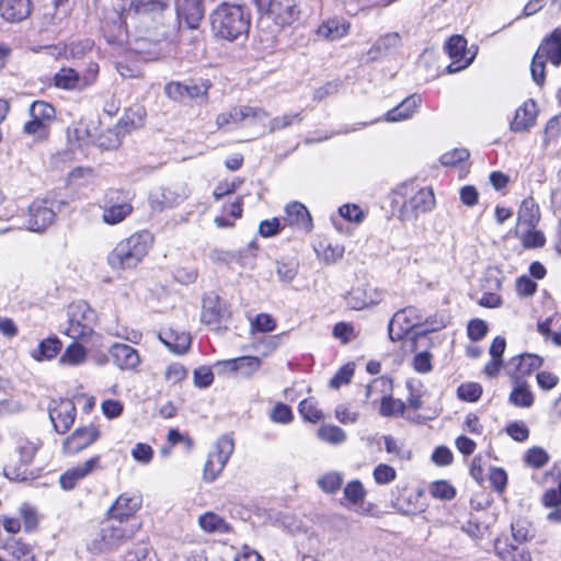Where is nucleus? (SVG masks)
I'll use <instances>...</instances> for the list:
<instances>
[{"instance_id": "0eeeda50", "label": "nucleus", "mask_w": 561, "mask_h": 561, "mask_svg": "<svg viewBox=\"0 0 561 561\" xmlns=\"http://www.w3.org/2000/svg\"><path fill=\"white\" fill-rule=\"evenodd\" d=\"M100 208L102 209V220L108 226L123 222L134 210L129 193L119 190H110Z\"/></svg>"}, {"instance_id": "5701e85b", "label": "nucleus", "mask_w": 561, "mask_h": 561, "mask_svg": "<svg viewBox=\"0 0 561 561\" xmlns=\"http://www.w3.org/2000/svg\"><path fill=\"white\" fill-rule=\"evenodd\" d=\"M100 456H94L83 463L67 470L60 476V486L66 491L72 490L80 480L100 468Z\"/></svg>"}, {"instance_id": "f704fd0d", "label": "nucleus", "mask_w": 561, "mask_h": 561, "mask_svg": "<svg viewBox=\"0 0 561 561\" xmlns=\"http://www.w3.org/2000/svg\"><path fill=\"white\" fill-rule=\"evenodd\" d=\"M494 550L502 561H531L527 550L512 546L506 540L496 539Z\"/></svg>"}, {"instance_id": "423d86ee", "label": "nucleus", "mask_w": 561, "mask_h": 561, "mask_svg": "<svg viewBox=\"0 0 561 561\" xmlns=\"http://www.w3.org/2000/svg\"><path fill=\"white\" fill-rule=\"evenodd\" d=\"M426 324L427 330L434 331L439 328L434 327L430 323L428 319H425L423 312L414 307L409 306L398 310L391 318L388 324V334L391 341L402 340L413 328L421 324ZM444 324H440L443 327Z\"/></svg>"}, {"instance_id": "864d4df0", "label": "nucleus", "mask_w": 561, "mask_h": 561, "mask_svg": "<svg viewBox=\"0 0 561 561\" xmlns=\"http://www.w3.org/2000/svg\"><path fill=\"white\" fill-rule=\"evenodd\" d=\"M7 550L15 561H33L34 553L31 546L20 541L12 540L8 542Z\"/></svg>"}, {"instance_id": "338daca9", "label": "nucleus", "mask_w": 561, "mask_h": 561, "mask_svg": "<svg viewBox=\"0 0 561 561\" xmlns=\"http://www.w3.org/2000/svg\"><path fill=\"white\" fill-rule=\"evenodd\" d=\"M276 328V320L268 313H259L251 321L252 331L267 333L274 331Z\"/></svg>"}, {"instance_id": "4d7b16f0", "label": "nucleus", "mask_w": 561, "mask_h": 561, "mask_svg": "<svg viewBox=\"0 0 561 561\" xmlns=\"http://www.w3.org/2000/svg\"><path fill=\"white\" fill-rule=\"evenodd\" d=\"M524 460L529 467L539 469L549 461V455L541 447H531L526 451Z\"/></svg>"}, {"instance_id": "1a4fd4ad", "label": "nucleus", "mask_w": 561, "mask_h": 561, "mask_svg": "<svg viewBox=\"0 0 561 561\" xmlns=\"http://www.w3.org/2000/svg\"><path fill=\"white\" fill-rule=\"evenodd\" d=\"M140 527L139 520L125 523L122 519L110 517L107 523L101 529L102 546L100 550H111L119 545L126 538H130Z\"/></svg>"}, {"instance_id": "c85d7f7f", "label": "nucleus", "mask_w": 561, "mask_h": 561, "mask_svg": "<svg viewBox=\"0 0 561 561\" xmlns=\"http://www.w3.org/2000/svg\"><path fill=\"white\" fill-rule=\"evenodd\" d=\"M421 101V96L417 94L405 98L400 104L385 114V121L388 123H397L409 119L416 112Z\"/></svg>"}, {"instance_id": "774afa93", "label": "nucleus", "mask_w": 561, "mask_h": 561, "mask_svg": "<svg viewBox=\"0 0 561 561\" xmlns=\"http://www.w3.org/2000/svg\"><path fill=\"white\" fill-rule=\"evenodd\" d=\"M373 477L377 484L383 485L391 483L396 479L397 472L391 466L379 463L374 469Z\"/></svg>"}, {"instance_id": "603ef678", "label": "nucleus", "mask_w": 561, "mask_h": 561, "mask_svg": "<svg viewBox=\"0 0 561 561\" xmlns=\"http://www.w3.org/2000/svg\"><path fill=\"white\" fill-rule=\"evenodd\" d=\"M561 136V113L551 117L543 130L542 147L547 148L551 142H556Z\"/></svg>"}, {"instance_id": "f03ea898", "label": "nucleus", "mask_w": 561, "mask_h": 561, "mask_svg": "<svg viewBox=\"0 0 561 561\" xmlns=\"http://www.w3.org/2000/svg\"><path fill=\"white\" fill-rule=\"evenodd\" d=\"M134 13L147 32L157 39H174L179 33V26L170 23V0H131L128 9Z\"/></svg>"}, {"instance_id": "69168bd1", "label": "nucleus", "mask_w": 561, "mask_h": 561, "mask_svg": "<svg viewBox=\"0 0 561 561\" xmlns=\"http://www.w3.org/2000/svg\"><path fill=\"white\" fill-rule=\"evenodd\" d=\"M458 397L468 402H476L482 394V387L476 382L462 383L457 390Z\"/></svg>"}, {"instance_id": "4be33fe9", "label": "nucleus", "mask_w": 561, "mask_h": 561, "mask_svg": "<svg viewBox=\"0 0 561 561\" xmlns=\"http://www.w3.org/2000/svg\"><path fill=\"white\" fill-rule=\"evenodd\" d=\"M99 435V430L92 424L79 427L64 442V450L77 454L93 444Z\"/></svg>"}, {"instance_id": "052dcab7", "label": "nucleus", "mask_w": 561, "mask_h": 561, "mask_svg": "<svg viewBox=\"0 0 561 561\" xmlns=\"http://www.w3.org/2000/svg\"><path fill=\"white\" fill-rule=\"evenodd\" d=\"M430 493L438 500H451L456 495L455 488L447 481H435L430 486Z\"/></svg>"}, {"instance_id": "ea45409f", "label": "nucleus", "mask_w": 561, "mask_h": 561, "mask_svg": "<svg viewBox=\"0 0 561 561\" xmlns=\"http://www.w3.org/2000/svg\"><path fill=\"white\" fill-rule=\"evenodd\" d=\"M75 340L69 344L59 358V364L67 366H79L87 359L85 348Z\"/></svg>"}, {"instance_id": "13d9d810", "label": "nucleus", "mask_w": 561, "mask_h": 561, "mask_svg": "<svg viewBox=\"0 0 561 561\" xmlns=\"http://www.w3.org/2000/svg\"><path fill=\"white\" fill-rule=\"evenodd\" d=\"M210 84L208 82L186 84V91H184V101H199L206 102L208 98V90Z\"/></svg>"}, {"instance_id": "680f3d73", "label": "nucleus", "mask_w": 561, "mask_h": 561, "mask_svg": "<svg viewBox=\"0 0 561 561\" xmlns=\"http://www.w3.org/2000/svg\"><path fill=\"white\" fill-rule=\"evenodd\" d=\"M298 410L301 416L311 423L319 422L323 416L312 399H304L299 403Z\"/></svg>"}, {"instance_id": "09e8293b", "label": "nucleus", "mask_w": 561, "mask_h": 561, "mask_svg": "<svg viewBox=\"0 0 561 561\" xmlns=\"http://www.w3.org/2000/svg\"><path fill=\"white\" fill-rule=\"evenodd\" d=\"M318 437L331 445H340L345 442V432L336 425H322L318 430Z\"/></svg>"}, {"instance_id": "f8f14e48", "label": "nucleus", "mask_w": 561, "mask_h": 561, "mask_svg": "<svg viewBox=\"0 0 561 561\" xmlns=\"http://www.w3.org/2000/svg\"><path fill=\"white\" fill-rule=\"evenodd\" d=\"M445 50L451 58L446 67L448 73H456L466 69L474 59L477 49H467V39L461 35H453L445 44Z\"/></svg>"}, {"instance_id": "a18cd8bd", "label": "nucleus", "mask_w": 561, "mask_h": 561, "mask_svg": "<svg viewBox=\"0 0 561 561\" xmlns=\"http://www.w3.org/2000/svg\"><path fill=\"white\" fill-rule=\"evenodd\" d=\"M30 116L49 125L55 119L56 111L45 101H34L30 106Z\"/></svg>"}, {"instance_id": "6ab92c4d", "label": "nucleus", "mask_w": 561, "mask_h": 561, "mask_svg": "<svg viewBox=\"0 0 561 561\" xmlns=\"http://www.w3.org/2000/svg\"><path fill=\"white\" fill-rule=\"evenodd\" d=\"M55 215L51 208L44 199L34 201L28 207L27 229L39 232L46 229L55 221Z\"/></svg>"}, {"instance_id": "4c0bfd02", "label": "nucleus", "mask_w": 561, "mask_h": 561, "mask_svg": "<svg viewBox=\"0 0 561 561\" xmlns=\"http://www.w3.org/2000/svg\"><path fill=\"white\" fill-rule=\"evenodd\" d=\"M343 494L344 500L346 501L344 506L353 510L355 506H358L364 502L366 490L359 480H353L344 486Z\"/></svg>"}, {"instance_id": "f3484780", "label": "nucleus", "mask_w": 561, "mask_h": 561, "mask_svg": "<svg viewBox=\"0 0 561 561\" xmlns=\"http://www.w3.org/2000/svg\"><path fill=\"white\" fill-rule=\"evenodd\" d=\"M383 298V291L365 285L352 288L345 296L346 305L353 310H362L379 304Z\"/></svg>"}, {"instance_id": "39448f33", "label": "nucleus", "mask_w": 561, "mask_h": 561, "mask_svg": "<svg viewBox=\"0 0 561 561\" xmlns=\"http://www.w3.org/2000/svg\"><path fill=\"white\" fill-rule=\"evenodd\" d=\"M67 313L68 325L62 331L64 334L73 340H81L93 333L96 316L85 301L79 300L70 304Z\"/></svg>"}, {"instance_id": "aec40b11", "label": "nucleus", "mask_w": 561, "mask_h": 561, "mask_svg": "<svg viewBox=\"0 0 561 561\" xmlns=\"http://www.w3.org/2000/svg\"><path fill=\"white\" fill-rule=\"evenodd\" d=\"M284 225L301 230L306 233L312 230L313 224L308 208L299 203L291 202L285 207Z\"/></svg>"}, {"instance_id": "bb28decb", "label": "nucleus", "mask_w": 561, "mask_h": 561, "mask_svg": "<svg viewBox=\"0 0 561 561\" xmlns=\"http://www.w3.org/2000/svg\"><path fill=\"white\" fill-rule=\"evenodd\" d=\"M545 60H550L554 66L561 64V30L556 28L546 37L536 51Z\"/></svg>"}, {"instance_id": "a878e982", "label": "nucleus", "mask_w": 561, "mask_h": 561, "mask_svg": "<svg viewBox=\"0 0 561 561\" xmlns=\"http://www.w3.org/2000/svg\"><path fill=\"white\" fill-rule=\"evenodd\" d=\"M537 114L534 100L524 102L516 108L514 118L510 124V129L514 133L527 131L536 124Z\"/></svg>"}, {"instance_id": "7c9ffc66", "label": "nucleus", "mask_w": 561, "mask_h": 561, "mask_svg": "<svg viewBox=\"0 0 561 561\" xmlns=\"http://www.w3.org/2000/svg\"><path fill=\"white\" fill-rule=\"evenodd\" d=\"M42 440L38 437L18 436L15 438V451L19 454L20 462L23 466H28L39 448Z\"/></svg>"}, {"instance_id": "a19ab883", "label": "nucleus", "mask_w": 561, "mask_h": 561, "mask_svg": "<svg viewBox=\"0 0 561 561\" xmlns=\"http://www.w3.org/2000/svg\"><path fill=\"white\" fill-rule=\"evenodd\" d=\"M55 87L64 90L81 88V78L72 68H61L54 76Z\"/></svg>"}, {"instance_id": "412c9836", "label": "nucleus", "mask_w": 561, "mask_h": 561, "mask_svg": "<svg viewBox=\"0 0 561 561\" xmlns=\"http://www.w3.org/2000/svg\"><path fill=\"white\" fill-rule=\"evenodd\" d=\"M262 362L256 356H241L237 358L219 360L215 364V368H222L230 373H239L240 376L250 378L261 367Z\"/></svg>"}, {"instance_id": "c03bdc74", "label": "nucleus", "mask_w": 561, "mask_h": 561, "mask_svg": "<svg viewBox=\"0 0 561 561\" xmlns=\"http://www.w3.org/2000/svg\"><path fill=\"white\" fill-rule=\"evenodd\" d=\"M124 561H159L157 553L146 542H139L129 549Z\"/></svg>"}, {"instance_id": "4468645a", "label": "nucleus", "mask_w": 561, "mask_h": 561, "mask_svg": "<svg viewBox=\"0 0 561 561\" xmlns=\"http://www.w3.org/2000/svg\"><path fill=\"white\" fill-rule=\"evenodd\" d=\"M175 8L176 20L170 18V23H175L179 26V31L182 24L191 30L198 28L205 14L202 0H176Z\"/></svg>"}, {"instance_id": "58836bf2", "label": "nucleus", "mask_w": 561, "mask_h": 561, "mask_svg": "<svg viewBox=\"0 0 561 561\" xmlns=\"http://www.w3.org/2000/svg\"><path fill=\"white\" fill-rule=\"evenodd\" d=\"M510 402L519 408H529L533 405L534 394L523 380L514 379V388L510 394Z\"/></svg>"}, {"instance_id": "0e129e2a", "label": "nucleus", "mask_w": 561, "mask_h": 561, "mask_svg": "<svg viewBox=\"0 0 561 561\" xmlns=\"http://www.w3.org/2000/svg\"><path fill=\"white\" fill-rule=\"evenodd\" d=\"M339 215L350 221L355 224H360L365 218V213L363 209L356 204H344L339 207Z\"/></svg>"}, {"instance_id": "5fc2aeb1", "label": "nucleus", "mask_w": 561, "mask_h": 561, "mask_svg": "<svg viewBox=\"0 0 561 561\" xmlns=\"http://www.w3.org/2000/svg\"><path fill=\"white\" fill-rule=\"evenodd\" d=\"M405 411V403L391 396H383L380 404V414L383 416L403 415Z\"/></svg>"}, {"instance_id": "6e6d98bb", "label": "nucleus", "mask_w": 561, "mask_h": 561, "mask_svg": "<svg viewBox=\"0 0 561 561\" xmlns=\"http://www.w3.org/2000/svg\"><path fill=\"white\" fill-rule=\"evenodd\" d=\"M343 477L339 472H329L318 479L319 488L325 493H335L341 489Z\"/></svg>"}, {"instance_id": "c756f323", "label": "nucleus", "mask_w": 561, "mask_h": 561, "mask_svg": "<svg viewBox=\"0 0 561 561\" xmlns=\"http://www.w3.org/2000/svg\"><path fill=\"white\" fill-rule=\"evenodd\" d=\"M542 359L534 354H524L513 357L510 362V367L514 369L510 371L514 379L522 380L526 375L531 374L535 369L539 368Z\"/></svg>"}, {"instance_id": "2f4dec72", "label": "nucleus", "mask_w": 561, "mask_h": 561, "mask_svg": "<svg viewBox=\"0 0 561 561\" xmlns=\"http://www.w3.org/2000/svg\"><path fill=\"white\" fill-rule=\"evenodd\" d=\"M61 347L62 343L57 336H49L41 341L30 355L36 362L51 360L59 354Z\"/></svg>"}, {"instance_id": "9b49d317", "label": "nucleus", "mask_w": 561, "mask_h": 561, "mask_svg": "<svg viewBox=\"0 0 561 561\" xmlns=\"http://www.w3.org/2000/svg\"><path fill=\"white\" fill-rule=\"evenodd\" d=\"M48 415L54 430L59 434H65L76 420V405L72 400L67 398L51 399L48 404Z\"/></svg>"}, {"instance_id": "6e6552de", "label": "nucleus", "mask_w": 561, "mask_h": 561, "mask_svg": "<svg viewBox=\"0 0 561 561\" xmlns=\"http://www.w3.org/2000/svg\"><path fill=\"white\" fill-rule=\"evenodd\" d=\"M234 450V443L231 436H220L215 445V449L209 453L204 465L203 478L207 482L215 481L222 472L228 460Z\"/></svg>"}, {"instance_id": "ddd939ff", "label": "nucleus", "mask_w": 561, "mask_h": 561, "mask_svg": "<svg viewBox=\"0 0 561 561\" xmlns=\"http://www.w3.org/2000/svg\"><path fill=\"white\" fill-rule=\"evenodd\" d=\"M268 116V113L262 107L233 106L228 112L220 113L217 116L216 125L218 128H224L228 125H238L247 121L251 124H257L266 121Z\"/></svg>"}, {"instance_id": "dca6fc26", "label": "nucleus", "mask_w": 561, "mask_h": 561, "mask_svg": "<svg viewBox=\"0 0 561 561\" xmlns=\"http://www.w3.org/2000/svg\"><path fill=\"white\" fill-rule=\"evenodd\" d=\"M227 316L225 304L218 295L208 294L203 298L202 321L211 330H220Z\"/></svg>"}, {"instance_id": "2eb2a0df", "label": "nucleus", "mask_w": 561, "mask_h": 561, "mask_svg": "<svg viewBox=\"0 0 561 561\" xmlns=\"http://www.w3.org/2000/svg\"><path fill=\"white\" fill-rule=\"evenodd\" d=\"M142 125L141 113L135 111H128L124 117H122L118 124L113 129H108L105 135L100 138V146L106 149L117 148L121 142L122 130H129L130 128H137Z\"/></svg>"}, {"instance_id": "e433bc0d", "label": "nucleus", "mask_w": 561, "mask_h": 561, "mask_svg": "<svg viewBox=\"0 0 561 561\" xmlns=\"http://www.w3.org/2000/svg\"><path fill=\"white\" fill-rule=\"evenodd\" d=\"M160 335V340L175 354H184L191 345V336L186 332L175 333L169 331Z\"/></svg>"}, {"instance_id": "393cba45", "label": "nucleus", "mask_w": 561, "mask_h": 561, "mask_svg": "<svg viewBox=\"0 0 561 561\" xmlns=\"http://www.w3.org/2000/svg\"><path fill=\"white\" fill-rule=\"evenodd\" d=\"M423 493L404 489L394 499L391 500L392 507L401 514L414 515L424 510L421 502Z\"/></svg>"}, {"instance_id": "bf43d9fd", "label": "nucleus", "mask_w": 561, "mask_h": 561, "mask_svg": "<svg viewBox=\"0 0 561 561\" xmlns=\"http://www.w3.org/2000/svg\"><path fill=\"white\" fill-rule=\"evenodd\" d=\"M93 180V170L91 168L78 167L68 174V182L76 186H85Z\"/></svg>"}, {"instance_id": "20e7f679", "label": "nucleus", "mask_w": 561, "mask_h": 561, "mask_svg": "<svg viewBox=\"0 0 561 561\" xmlns=\"http://www.w3.org/2000/svg\"><path fill=\"white\" fill-rule=\"evenodd\" d=\"M153 234L148 230L133 233L116 244L108 255V264L114 270L133 268L148 254L153 244Z\"/></svg>"}, {"instance_id": "9d476101", "label": "nucleus", "mask_w": 561, "mask_h": 561, "mask_svg": "<svg viewBox=\"0 0 561 561\" xmlns=\"http://www.w3.org/2000/svg\"><path fill=\"white\" fill-rule=\"evenodd\" d=\"M268 18L279 27L290 26L300 16V9L297 0H263L262 9Z\"/></svg>"}, {"instance_id": "b1692460", "label": "nucleus", "mask_w": 561, "mask_h": 561, "mask_svg": "<svg viewBox=\"0 0 561 561\" xmlns=\"http://www.w3.org/2000/svg\"><path fill=\"white\" fill-rule=\"evenodd\" d=\"M108 354L113 363L122 370H136L140 365V356L130 345L114 343L110 347Z\"/></svg>"}, {"instance_id": "3c124183", "label": "nucleus", "mask_w": 561, "mask_h": 561, "mask_svg": "<svg viewBox=\"0 0 561 561\" xmlns=\"http://www.w3.org/2000/svg\"><path fill=\"white\" fill-rule=\"evenodd\" d=\"M199 526L208 533H225L228 530V525L224 518L215 513H206L199 517Z\"/></svg>"}, {"instance_id": "a211bd4d", "label": "nucleus", "mask_w": 561, "mask_h": 561, "mask_svg": "<svg viewBox=\"0 0 561 561\" xmlns=\"http://www.w3.org/2000/svg\"><path fill=\"white\" fill-rule=\"evenodd\" d=\"M141 506V497L137 494L124 493L118 496L110 510V517L122 519L125 523L138 520L136 517L137 511Z\"/></svg>"}, {"instance_id": "8fccbe9b", "label": "nucleus", "mask_w": 561, "mask_h": 561, "mask_svg": "<svg viewBox=\"0 0 561 561\" xmlns=\"http://www.w3.org/2000/svg\"><path fill=\"white\" fill-rule=\"evenodd\" d=\"M304 117L301 112L287 113L282 116L274 117L270 121L268 131L275 133L288 128L295 124H300Z\"/></svg>"}, {"instance_id": "cd10ccee", "label": "nucleus", "mask_w": 561, "mask_h": 561, "mask_svg": "<svg viewBox=\"0 0 561 561\" xmlns=\"http://www.w3.org/2000/svg\"><path fill=\"white\" fill-rule=\"evenodd\" d=\"M31 13L30 0H1L0 14L8 22H20Z\"/></svg>"}, {"instance_id": "c9c22d12", "label": "nucleus", "mask_w": 561, "mask_h": 561, "mask_svg": "<svg viewBox=\"0 0 561 561\" xmlns=\"http://www.w3.org/2000/svg\"><path fill=\"white\" fill-rule=\"evenodd\" d=\"M350 24L345 22L344 20L340 19H330L325 22H323L318 27V35L329 39V41H336L342 38L348 33Z\"/></svg>"}, {"instance_id": "de8ad7c7", "label": "nucleus", "mask_w": 561, "mask_h": 561, "mask_svg": "<svg viewBox=\"0 0 561 561\" xmlns=\"http://www.w3.org/2000/svg\"><path fill=\"white\" fill-rule=\"evenodd\" d=\"M400 36L398 33H389L381 36L369 50L371 58H377L378 55L387 53L400 45Z\"/></svg>"}, {"instance_id": "72a5a7b5", "label": "nucleus", "mask_w": 561, "mask_h": 561, "mask_svg": "<svg viewBox=\"0 0 561 561\" xmlns=\"http://www.w3.org/2000/svg\"><path fill=\"white\" fill-rule=\"evenodd\" d=\"M517 219L519 225L527 229H534L540 219L539 206L533 197L525 198L518 209Z\"/></svg>"}, {"instance_id": "e2e57ef3", "label": "nucleus", "mask_w": 561, "mask_h": 561, "mask_svg": "<svg viewBox=\"0 0 561 561\" xmlns=\"http://www.w3.org/2000/svg\"><path fill=\"white\" fill-rule=\"evenodd\" d=\"M470 157L466 148H456L440 156V163L445 167H456Z\"/></svg>"}, {"instance_id": "473e14b6", "label": "nucleus", "mask_w": 561, "mask_h": 561, "mask_svg": "<svg viewBox=\"0 0 561 561\" xmlns=\"http://www.w3.org/2000/svg\"><path fill=\"white\" fill-rule=\"evenodd\" d=\"M185 199V194L178 193L172 188H160L158 192L151 194L150 202L152 207L163 210L173 208Z\"/></svg>"}, {"instance_id": "f257e3e1", "label": "nucleus", "mask_w": 561, "mask_h": 561, "mask_svg": "<svg viewBox=\"0 0 561 561\" xmlns=\"http://www.w3.org/2000/svg\"><path fill=\"white\" fill-rule=\"evenodd\" d=\"M213 35L221 41L236 42L248 36L251 27L250 10L241 4L222 2L209 14Z\"/></svg>"}, {"instance_id": "79ce46f5", "label": "nucleus", "mask_w": 561, "mask_h": 561, "mask_svg": "<svg viewBox=\"0 0 561 561\" xmlns=\"http://www.w3.org/2000/svg\"><path fill=\"white\" fill-rule=\"evenodd\" d=\"M299 271V262L295 257H282L276 261V274L282 283H291Z\"/></svg>"}, {"instance_id": "37998d69", "label": "nucleus", "mask_w": 561, "mask_h": 561, "mask_svg": "<svg viewBox=\"0 0 561 561\" xmlns=\"http://www.w3.org/2000/svg\"><path fill=\"white\" fill-rule=\"evenodd\" d=\"M318 259L322 260L325 264H332L343 257L344 247L340 243L321 242L316 248Z\"/></svg>"}, {"instance_id": "49530a36", "label": "nucleus", "mask_w": 561, "mask_h": 561, "mask_svg": "<svg viewBox=\"0 0 561 561\" xmlns=\"http://www.w3.org/2000/svg\"><path fill=\"white\" fill-rule=\"evenodd\" d=\"M45 201L51 208L55 217L57 216V214L69 213L72 210L71 204L73 202V198L67 194L51 193L45 198Z\"/></svg>"}, {"instance_id": "7ed1b4c3", "label": "nucleus", "mask_w": 561, "mask_h": 561, "mask_svg": "<svg viewBox=\"0 0 561 561\" xmlns=\"http://www.w3.org/2000/svg\"><path fill=\"white\" fill-rule=\"evenodd\" d=\"M392 203L400 205L399 218L411 221L422 214L432 211L436 201L431 187L416 190L413 183H403L393 191Z\"/></svg>"}]
</instances>
